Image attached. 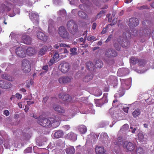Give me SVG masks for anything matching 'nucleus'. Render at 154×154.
Returning <instances> with one entry per match:
<instances>
[{"mask_svg":"<svg viewBox=\"0 0 154 154\" xmlns=\"http://www.w3.org/2000/svg\"><path fill=\"white\" fill-rule=\"evenodd\" d=\"M60 119L58 117L51 118L48 119L42 118L40 116L38 121V123L41 125L43 127H50L51 126L53 128H56L58 126L60 125Z\"/></svg>","mask_w":154,"mask_h":154,"instance_id":"nucleus-1","label":"nucleus"},{"mask_svg":"<svg viewBox=\"0 0 154 154\" xmlns=\"http://www.w3.org/2000/svg\"><path fill=\"white\" fill-rule=\"evenodd\" d=\"M120 80L121 83V88L122 90L119 91L121 94L116 93L115 94L114 96L115 98L120 97L122 96L124 94V90L128 89L131 87V79H120Z\"/></svg>","mask_w":154,"mask_h":154,"instance_id":"nucleus-2","label":"nucleus"},{"mask_svg":"<svg viewBox=\"0 0 154 154\" xmlns=\"http://www.w3.org/2000/svg\"><path fill=\"white\" fill-rule=\"evenodd\" d=\"M53 108L55 111L62 114V119L63 121H67L73 116V115H70L67 111H66L64 108L58 105H54Z\"/></svg>","mask_w":154,"mask_h":154,"instance_id":"nucleus-3","label":"nucleus"},{"mask_svg":"<svg viewBox=\"0 0 154 154\" xmlns=\"http://www.w3.org/2000/svg\"><path fill=\"white\" fill-rule=\"evenodd\" d=\"M131 36L130 33L128 32H125L123 34V37H120L118 39L119 44L121 45L123 47H127L129 45V42L127 40Z\"/></svg>","mask_w":154,"mask_h":154,"instance_id":"nucleus-4","label":"nucleus"},{"mask_svg":"<svg viewBox=\"0 0 154 154\" xmlns=\"http://www.w3.org/2000/svg\"><path fill=\"white\" fill-rule=\"evenodd\" d=\"M123 138L121 137L118 138L117 142L116 141H114L112 143V147L113 148L114 151L116 153H118L120 151V146L121 145L123 141Z\"/></svg>","mask_w":154,"mask_h":154,"instance_id":"nucleus-5","label":"nucleus"},{"mask_svg":"<svg viewBox=\"0 0 154 154\" xmlns=\"http://www.w3.org/2000/svg\"><path fill=\"white\" fill-rule=\"evenodd\" d=\"M21 69L23 72L25 73L29 72L31 70L30 62L27 60H23L22 62Z\"/></svg>","mask_w":154,"mask_h":154,"instance_id":"nucleus-6","label":"nucleus"},{"mask_svg":"<svg viewBox=\"0 0 154 154\" xmlns=\"http://www.w3.org/2000/svg\"><path fill=\"white\" fill-rule=\"evenodd\" d=\"M123 147L128 151H132L136 148V145L134 143L126 141L124 142Z\"/></svg>","mask_w":154,"mask_h":154,"instance_id":"nucleus-7","label":"nucleus"},{"mask_svg":"<svg viewBox=\"0 0 154 154\" xmlns=\"http://www.w3.org/2000/svg\"><path fill=\"white\" fill-rule=\"evenodd\" d=\"M26 47L25 46L18 47L16 49L15 53L19 57H25L26 56Z\"/></svg>","mask_w":154,"mask_h":154,"instance_id":"nucleus-8","label":"nucleus"},{"mask_svg":"<svg viewBox=\"0 0 154 154\" xmlns=\"http://www.w3.org/2000/svg\"><path fill=\"white\" fill-rule=\"evenodd\" d=\"M59 69L63 73H66L69 69V63L65 62H62L59 66Z\"/></svg>","mask_w":154,"mask_h":154,"instance_id":"nucleus-9","label":"nucleus"},{"mask_svg":"<svg viewBox=\"0 0 154 154\" xmlns=\"http://www.w3.org/2000/svg\"><path fill=\"white\" fill-rule=\"evenodd\" d=\"M58 32L60 36L62 38L65 39L68 38L69 33L64 27H60L58 29Z\"/></svg>","mask_w":154,"mask_h":154,"instance_id":"nucleus-10","label":"nucleus"},{"mask_svg":"<svg viewBox=\"0 0 154 154\" xmlns=\"http://www.w3.org/2000/svg\"><path fill=\"white\" fill-rule=\"evenodd\" d=\"M29 17L34 23L35 22L36 24L38 23V15L36 12L32 11L29 14Z\"/></svg>","mask_w":154,"mask_h":154,"instance_id":"nucleus-11","label":"nucleus"},{"mask_svg":"<svg viewBox=\"0 0 154 154\" xmlns=\"http://www.w3.org/2000/svg\"><path fill=\"white\" fill-rule=\"evenodd\" d=\"M139 24L138 19L136 18H131L129 21L128 25L131 29L138 25Z\"/></svg>","mask_w":154,"mask_h":154,"instance_id":"nucleus-12","label":"nucleus"},{"mask_svg":"<svg viewBox=\"0 0 154 154\" xmlns=\"http://www.w3.org/2000/svg\"><path fill=\"white\" fill-rule=\"evenodd\" d=\"M72 79V78L68 77H62L59 79L58 81L61 84H65L70 82Z\"/></svg>","mask_w":154,"mask_h":154,"instance_id":"nucleus-13","label":"nucleus"},{"mask_svg":"<svg viewBox=\"0 0 154 154\" xmlns=\"http://www.w3.org/2000/svg\"><path fill=\"white\" fill-rule=\"evenodd\" d=\"M37 35L38 39L44 41H46L48 39V37L46 36L45 34L41 30L38 31L37 32Z\"/></svg>","mask_w":154,"mask_h":154,"instance_id":"nucleus-14","label":"nucleus"},{"mask_svg":"<svg viewBox=\"0 0 154 154\" xmlns=\"http://www.w3.org/2000/svg\"><path fill=\"white\" fill-rule=\"evenodd\" d=\"M105 55L107 57H114L117 55V53L114 50L111 49L107 50L105 52Z\"/></svg>","mask_w":154,"mask_h":154,"instance_id":"nucleus-15","label":"nucleus"},{"mask_svg":"<svg viewBox=\"0 0 154 154\" xmlns=\"http://www.w3.org/2000/svg\"><path fill=\"white\" fill-rule=\"evenodd\" d=\"M11 87V83L10 82L4 81L3 80L0 81V87L8 89Z\"/></svg>","mask_w":154,"mask_h":154,"instance_id":"nucleus-16","label":"nucleus"},{"mask_svg":"<svg viewBox=\"0 0 154 154\" xmlns=\"http://www.w3.org/2000/svg\"><path fill=\"white\" fill-rule=\"evenodd\" d=\"M129 70L127 68H121L119 69L117 75L119 76L125 75L129 73Z\"/></svg>","mask_w":154,"mask_h":154,"instance_id":"nucleus-17","label":"nucleus"},{"mask_svg":"<svg viewBox=\"0 0 154 154\" xmlns=\"http://www.w3.org/2000/svg\"><path fill=\"white\" fill-rule=\"evenodd\" d=\"M59 55L57 53H55L53 56L52 59H51L49 63L50 65H51L56 62L59 60Z\"/></svg>","mask_w":154,"mask_h":154,"instance_id":"nucleus-18","label":"nucleus"},{"mask_svg":"<svg viewBox=\"0 0 154 154\" xmlns=\"http://www.w3.org/2000/svg\"><path fill=\"white\" fill-rule=\"evenodd\" d=\"M31 41V38L29 36L26 35H24L22 36L21 38V42L26 44H30Z\"/></svg>","mask_w":154,"mask_h":154,"instance_id":"nucleus-19","label":"nucleus"},{"mask_svg":"<svg viewBox=\"0 0 154 154\" xmlns=\"http://www.w3.org/2000/svg\"><path fill=\"white\" fill-rule=\"evenodd\" d=\"M137 139L140 142L146 143L147 141L146 138L144 137L143 134L142 132H139L137 134Z\"/></svg>","mask_w":154,"mask_h":154,"instance_id":"nucleus-20","label":"nucleus"},{"mask_svg":"<svg viewBox=\"0 0 154 154\" xmlns=\"http://www.w3.org/2000/svg\"><path fill=\"white\" fill-rule=\"evenodd\" d=\"M72 26H73L72 27V29L75 31L77 29L76 25L74 23L73 20H72L68 21L67 24V28H70L72 27Z\"/></svg>","mask_w":154,"mask_h":154,"instance_id":"nucleus-21","label":"nucleus"},{"mask_svg":"<svg viewBox=\"0 0 154 154\" xmlns=\"http://www.w3.org/2000/svg\"><path fill=\"white\" fill-rule=\"evenodd\" d=\"M95 151L97 154H105L104 149L102 146H97L95 148Z\"/></svg>","mask_w":154,"mask_h":154,"instance_id":"nucleus-22","label":"nucleus"},{"mask_svg":"<svg viewBox=\"0 0 154 154\" xmlns=\"http://www.w3.org/2000/svg\"><path fill=\"white\" fill-rule=\"evenodd\" d=\"M66 137L72 141H75L77 138L76 134L73 133H70L68 134L67 135Z\"/></svg>","mask_w":154,"mask_h":154,"instance_id":"nucleus-23","label":"nucleus"},{"mask_svg":"<svg viewBox=\"0 0 154 154\" xmlns=\"http://www.w3.org/2000/svg\"><path fill=\"white\" fill-rule=\"evenodd\" d=\"M26 53L27 54L30 56H32L35 53V50L32 48L29 47L27 48L26 47Z\"/></svg>","mask_w":154,"mask_h":154,"instance_id":"nucleus-24","label":"nucleus"},{"mask_svg":"<svg viewBox=\"0 0 154 154\" xmlns=\"http://www.w3.org/2000/svg\"><path fill=\"white\" fill-rule=\"evenodd\" d=\"M2 78L10 81H13L14 79V77L10 76L8 74L4 73L2 75Z\"/></svg>","mask_w":154,"mask_h":154,"instance_id":"nucleus-25","label":"nucleus"},{"mask_svg":"<svg viewBox=\"0 0 154 154\" xmlns=\"http://www.w3.org/2000/svg\"><path fill=\"white\" fill-rule=\"evenodd\" d=\"M51 46H49L48 48L47 46H44V48L41 49L39 52V54L41 55L44 54L46 50H47L50 51L51 49Z\"/></svg>","mask_w":154,"mask_h":154,"instance_id":"nucleus-26","label":"nucleus"},{"mask_svg":"<svg viewBox=\"0 0 154 154\" xmlns=\"http://www.w3.org/2000/svg\"><path fill=\"white\" fill-rule=\"evenodd\" d=\"M63 133L62 131H58L53 134L54 137L56 138H60L63 136Z\"/></svg>","mask_w":154,"mask_h":154,"instance_id":"nucleus-27","label":"nucleus"},{"mask_svg":"<svg viewBox=\"0 0 154 154\" xmlns=\"http://www.w3.org/2000/svg\"><path fill=\"white\" fill-rule=\"evenodd\" d=\"M78 129L82 134H85L87 131L86 127L85 126L83 125H81L79 126Z\"/></svg>","mask_w":154,"mask_h":154,"instance_id":"nucleus-28","label":"nucleus"},{"mask_svg":"<svg viewBox=\"0 0 154 154\" xmlns=\"http://www.w3.org/2000/svg\"><path fill=\"white\" fill-rule=\"evenodd\" d=\"M67 154H74L75 152V149L72 146H71L66 149Z\"/></svg>","mask_w":154,"mask_h":154,"instance_id":"nucleus-29","label":"nucleus"},{"mask_svg":"<svg viewBox=\"0 0 154 154\" xmlns=\"http://www.w3.org/2000/svg\"><path fill=\"white\" fill-rule=\"evenodd\" d=\"M53 21L52 20H49V23L48 27V29L49 32H51V30H55V29L53 26Z\"/></svg>","mask_w":154,"mask_h":154,"instance_id":"nucleus-30","label":"nucleus"},{"mask_svg":"<svg viewBox=\"0 0 154 154\" xmlns=\"http://www.w3.org/2000/svg\"><path fill=\"white\" fill-rule=\"evenodd\" d=\"M128 128V125L127 124H125L123 126L122 128L121 129L120 131H119V133H121L124 132L127 130Z\"/></svg>","mask_w":154,"mask_h":154,"instance_id":"nucleus-31","label":"nucleus"},{"mask_svg":"<svg viewBox=\"0 0 154 154\" xmlns=\"http://www.w3.org/2000/svg\"><path fill=\"white\" fill-rule=\"evenodd\" d=\"M140 113V110L137 109L135 110L132 113V115L135 118L138 116Z\"/></svg>","mask_w":154,"mask_h":154,"instance_id":"nucleus-32","label":"nucleus"},{"mask_svg":"<svg viewBox=\"0 0 154 154\" xmlns=\"http://www.w3.org/2000/svg\"><path fill=\"white\" fill-rule=\"evenodd\" d=\"M86 66L88 69H91V70H92L91 69H93L94 67V66L93 64L90 61H89L86 63Z\"/></svg>","mask_w":154,"mask_h":154,"instance_id":"nucleus-33","label":"nucleus"},{"mask_svg":"<svg viewBox=\"0 0 154 154\" xmlns=\"http://www.w3.org/2000/svg\"><path fill=\"white\" fill-rule=\"evenodd\" d=\"M138 103L137 102H135L132 104H129L128 106L131 109H133L138 106Z\"/></svg>","mask_w":154,"mask_h":154,"instance_id":"nucleus-34","label":"nucleus"},{"mask_svg":"<svg viewBox=\"0 0 154 154\" xmlns=\"http://www.w3.org/2000/svg\"><path fill=\"white\" fill-rule=\"evenodd\" d=\"M58 14L59 15H61L62 17H64L66 15V12L64 10L62 9L59 11Z\"/></svg>","mask_w":154,"mask_h":154,"instance_id":"nucleus-35","label":"nucleus"},{"mask_svg":"<svg viewBox=\"0 0 154 154\" xmlns=\"http://www.w3.org/2000/svg\"><path fill=\"white\" fill-rule=\"evenodd\" d=\"M78 15L79 17L83 18H85L86 17V14L83 12L80 11L78 12Z\"/></svg>","mask_w":154,"mask_h":154,"instance_id":"nucleus-36","label":"nucleus"},{"mask_svg":"<svg viewBox=\"0 0 154 154\" xmlns=\"http://www.w3.org/2000/svg\"><path fill=\"white\" fill-rule=\"evenodd\" d=\"M92 78L93 77L92 75H88L85 77L84 78L83 80L85 82H88L91 80Z\"/></svg>","mask_w":154,"mask_h":154,"instance_id":"nucleus-37","label":"nucleus"},{"mask_svg":"<svg viewBox=\"0 0 154 154\" xmlns=\"http://www.w3.org/2000/svg\"><path fill=\"white\" fill-rule=\"evenodd\" d=\"M138 62V60L134 57H132L130 60V63L133 64H135Z\"/></svg>","mask_w":154,"mask_h":154,"instance_id":"nucleus-38","label":"nucleus"},{"mask_svg":"<svg viewBox=\"0 0 154 154\" xmlns=\"http://www.w3.org/2000/svg\"><path fill=\"white\" fill-rule=\"evenodd\" d=\"M77 49L75 48H71L70 50V51L71 52V53L70 54V55L72 56L76 54L77 53L75 52V51Z\"/></svg>","mask_w":154,"mask_h":154,"instance_id":"nucleus-39","label":"nucleus"},{"mask_svg":"<svg viewBox=\"0 0 154 154\" xmlns=\"http://www.w3.org/2000/svg\"><path fill=\"white\" fill-rule=\"evenodd\" d=\"M59 52L60 54H67L68 51L65 48H60L59 50Z\"/></svg>","mask_w":154,"mask_h":154,"instance_id":"nucleus-40","label":"nucleus"},{"mask_svg":"<svg viewBox=\"0 0 154 154\" xmlns=\"http://www.w3.org/2000/svg\"><path fill=\"white\" fill-rule=\"evenodd\" d=\"M0 9H4V10H6L7 11H8L10 10V8L8 6H6L5 5L2 4L1 5V7L0 8Z\"/></svg>","mask_w":154,"mask_h":154,"instance_id":"nucleus-41","label":"nucleus"},{"mask_svg":"<svg viewBox=\"0 0 154 154\" xmlns=\"http://www.w3.org/2000/svg\"><path fill=\"white\" fill-rule=\"evenodd\" d=\"M13 11L15 12V13L13 14H10V16L11 17H13L15 16L16 14H19L20 12V10L19 8L14 9Z\"/></svg>","mask_w":154,"mask_h":154,"instance_id":"nucleus-42","label":"nucleus"},{"mask_svg":"<svg viewBox=\"0 0 154 154\" xmlns=\"http://www.w3.org/2000/svg\"><path fill=\"white\" fill-rule=\"evenodd\" d=\"M121 113V112H120L119 113L116 114V118L117 120H119L122 119L123 117Z\"/></svg>","mask_w":154,"mask_h":154,"instance_id":"nucleus-43","label":"nucleus"},{"mask_svg":"<svg viewBox=\"0 0 154 154\" xmlns=\"http://www.w3.org/2000/svg\"><path fill=\"white\" fill-rule=\"evenodd\" d=\"M137 154H143L144 151L143 149L140 147H139L137 150Z\"/></svg>","mask_w":154,"mask_h":154,"instance_id":"nucleus-44","label":"nucleus"},{"mask_svg":"<svg viewBox=\"0 0 154 154\" xmlns=\"http://www.w3.org/2000/svg\"><path fill=\"white\" fill-rule=\"evenodd\" d=\"M17 37V35L13 32L11 33L10 35V37L12 39V42H14L13 40H15L16 38Z\"/></svg>","mask_w":154,"mask_h":154,"instance_id":"nucleus-45","label":"nucleus"},{"mask_svg":"<svg viewBox=\"0 0 154 154\" xmlns=\"http://www.w3.org/2000/svg\"><path fill=\"white\" fill-rule=\"evenodd\" d=\"M33 84V81L32 80H30L27 81L26 86L28 88L30 87V86Z\"/></svg>","mask_w":154,"mask_h":154,"instance_id":"nucleus-46","label":"nucleus"},{"mask_svg":"<svg viewBox=\"0 0 154 154\" xmlns=\"http://www.w3.org/2000/svg\"><path fill=\"white\" fill-rule=\"evenodd\" d=\"M99 62H97L95 64V66L97 67L101 68L102 67L103 64L102 62L98 61Z\"/></svg>","mask_w":154,"mask_h":154,"instance_id":"nucleus-47","label":"nucleus"},{"mask_svg":"<svg viewBox=\"0 0 154 154\" xmlns=\"http://www.w3.org/2000/svg\"><path fill=\"white\" fill-rule=\"evenodd\" d=\"M95 93V95L97 96H99L101 95L102 94V91L100 90H98Z\"/></svg>","mask_w":154,"mask_h":154,"instance_id":"nucleus-48","label":"nucleus"},{"mask_svg":"<svg viewBox=\"0 0 154 154\" xmlns=\"http://www.w3.org/2000/svg\"><path fill=\"white\" fill-rule=\"evenodd\" d=\"M100 136L102 138H103L106 139L107 138H108V136L107 134L106 133H102L100 135Z\"/></svg>","mask_w":154,"mask_h":154,"instance_id":"nucleus-49","label":"nucleus"},{"mask_svg":"<svg viewBox=\"0 0 154 154\" xmlns=\"http://www.w3.org/2000/svg\"><path fill=\"white\" fill-rule=\"evenodd\" d=\"M65 97L66 98V100L67 102H70L71 101V97L69 95H67L65 96Z\"/></svg>","mask_w":154,"mask_h":154,"instance_id":"nucleus-50","label":"nucleus"},{"mask_svg":"<svg viewBox=\"0 0 154 154\" xmlns=\"http://www.w3.org/2000/svg\"><path fill=\"white\" fill-rule=\"evenodd\" d=\"M32 150V148L31 147H28L24 150V152L26 153L31 152Z\"/></svg>","mask_w":154,"mask_h":154,"instance_id":"nucleus-51","label":"nucleus"},{"mask_svg":"<svg viewBox=\"0 0 154 154\" xmlns=\"http://www.w3.org/2000/svg\"><path fill=\"white\" fill-rule=\"evenodd\" d=\"M70 2V4H75L78 2V0H68Z\"/></svg>","mask_w":154,"mask_h":154,"instance_id":"nucleus-52","label":"nucleus"},{"mask_svg":"<svg viewBox=\"0 0 154 154\" xmlns=\"http://www.w3.org/2000/svg\"><path fill=\"white\" fill-rule=\"evenodd\" d=\"M107 94H104L103 97V99H105V101L104 102L105 103L107 102L108 101V100L107 99Z\"/></svg>","mask_w":154,"mask_h":154,"instance_id":"nucleus-53","label":"nucleus"},{"mask_svg":"<svg viewBox=\"0 0 154 154\" xmlns=\"http://www.w3.org/2000/svg\"><path fill=\"white\" fill-rule=\"evenodd\" d=\"M60 47H70V46H69V45H67L66 44H65V43H61L60 45Z\"/></svg>","mask_w":154,"mask_h":154,"instance_id":"nucleus-54","label":"nucleus"},{"mask_svg":"<svg viewBox=\"0 0 154 154\" xmlns=\"http://www.w3.org/2000/svg\"><path fill=\"white\" fill-rule=\"evenodd\" d=\"M95 38L93 36H89L88 38V41H92V40H96L97 39H95Z\"/></svg>","mask_w":154,"mask_h":154,"instance_id":"nucleus-55","label":"nucleus"},{"mask_svg":"<svg viewBox=\"0 0 154 154\" xmlns=\"http://www.w3.org/2000/svg\"><path fill=\"white\" fill-rule=\"evenodd\" d=\"M63 128L65 130L67 131L70 128V127L69 125H66L63 126Z\"/></svg>","mask_w":154,"mask_h":154,"instance_id":"nucleus-56","label":"nucleus"},{"mask_svg":"<svg viewBox=\"0 0 154 154\" xmlns=\"http://www.w3.org/2000/svg\"><path fill=\"white\" fill-rule=\"evenodd\" d=\"M130 108L129 106L128 107H124L123 108V111L126 113H128V110Z\"/></svg>","mask_w":154,"mask_h":154,"instance_id":"nucleus-57","label":"nucleus"},{"mask_svg":"<svg viewBox=\"0 0 154 154\" xmlns=\"http://www.w3.org/2000/svg\"><path fill=\"white\" fill-rule=\"evenodd\" d=\"M16 97L18 99H21L22 96L19 93H17L16 94Z\"/></svg>","mask_w":154,"mask_h":154,"instance_id":"nucleus-58","label":"nucleus"},{"mask_svg":"<svg viewBox=\"0 0 154 154\" xmlns=\"http://www.w3.org/2000/svg\"><path fill=\"white\" fill-rule=\"evenodd\" d=\"M130 129L131 130V132L132 133H135L136 130L137 129V128L133 127H130Z\"/></svg>","mask_w":154,"mask_h":154,"instance_id":"nucleus-59","label":"nucleus"},{"mask_svg":"<svg viewBox=\"0 0 154 154\" xmlns=\"http://www.w3.org/2000/svg\"><path fill=\"white\" fill-rule=\"evenodd\" d=\"M95 111L94 109H93L92 108H90L88 112L92 114H94Z\"/></svg>","mask_w":154,"mask_h":154,"instance_id":"nucleus-60","label":"nucleus"},{"mask_svg":"<svg viewBox=\"0 0 154 154\" xmlns=\"http://www.w3.org/2000/svg\"><path fill=\"white\" fill-rule=\"evenodd\" d=\"M4 114L6 116H8L9 115V112L8 110H6L4 111Z\"/></svg>","mask_w":154,"mask_h":154,"instance_id":"nucleus-61","label":"nucleus"},{"mask_svg":"<svg viewBox=\"0 0 154 154\" xmlns=\"http://www.w3.org/2000/svg\"><path fill=\"white\" fill-rule=\"evenodd\" d=\"M112 37V35H109L107 38V39H106V42H108L109 41H110L111 38Z\"/></svg>","mask_w":154,"mask_h":154,"instance_id":"nucleus-62","label":"nucleus"},{"mask_svg":"<svg viewBox=\"0 0 154 154\" xmlns=\"http://www.w3.org/2000/svg\"><path fill=\"white\" fill-rule=\"evenodd\" d=\"M48 66L47 65H45L43 66V69L45 70L46 72L48 70Z\"/></svg>","mask_w":154,"mask_h":154,"instance_id":"nucleus-63","label":"nucleus"},{"mask_svg":"<svg viewBox=\"0 0 154 154\" xmlns=\"http://www.w3.org/2000/svg\"><path fill=\"white\" fill-rule=\"evenodd\" d=\"M48 99V97L47 96H45L44 97L43 101L44 103L46 102Z\"/></svg>","mask_w":154,"mask_h":154,"instance_id":"nucleus-64","label":"nucleus"}]
</instances>
